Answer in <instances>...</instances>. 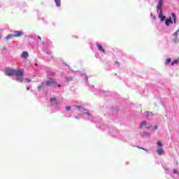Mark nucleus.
Listing matches in <instances>:
<instances>
[{"label": "nucleus", "mask_w": 179, "mask_h": 179, "mask_svg": "<svg viewBox=\"0 0 179 179\" xmlns=\"http://www.w3.org/2000/svg\"><path fill=\"white\" fill-rule=\"evenodd\" d=\"M157 12H159V17L161 22H164L166 20V16L163 15V0H159L157 6Z\"/></svg>", "instance_id": "obj_1"}, {"label": "nucleus", "mask_w": 179, "mask_h": 179, "mask_svg": "<svg viewBox=\"0 0 179 179\" xmlns=\"http://www.w3.org/2000/svg\"><path fill=\"white\" fill-rule=\"evenodd\" d=\"M45 86H51L52 84L57 85L58 87H61V85L57 84V81H55V78H49V80L43 81Z\"/></svg>", "instance_id": "obj_2"}, {"label": "nucleus", "mask_w": 179, "mask_h": 179, "mask_svg": "<svg viewBox=\"0 0 179 179\" xmlns=\"http://www.w3.org/2000/svg\"><path fill=\"white\" fill-rule=\"evenodd\" d=\"M6 75L7 76H13L15 75V69H6Z\"/></svg>", "instance_id": "obj_3"}, {"label": "nucleus", "mask_w": 179, "mask_h": 179, "mask_svg": "<svg viewBox=\"0 0 179 179\" xmlns=\"http://www.w3.org/2000/svg\"><path fill=\"white\" fill-rule=\"evenodd\" d=\"M24 74V71H23V70H14V75H15V76H23Z\"/></svg>", "instance_id": "obj_4"}, {"label": "nucleus", "mask_w": 179, "mask_h": 179, "mask_svg": "<svg viewBox=\"0 0 179 179\" xmlns=\"http://www.w3.org/2000/svg\"><path fill=\"white\" fill-rule=\"evenodd\" d=\"M143 127H146L148 129L152 127L150 124H148L146 121H143L141 124L139 126V128L141 129V128H143Z\"/></svg>", "instance_id": "obj_5"}, {"label": "nucleus", "mask_w": 179, "mask_h": 179, "mask_svg": "<svg viewBox=\"0 0 179 179\" xmlns=\"http://www.w3.org/2000/svg\"><path fill=\"white\" fill-rule=\"evenodd\" d=\"M96 47L98 48L99 51H101V52H103V54H106V50H104V48H103V45L99 44V43H96Z\"/></svg>", "instance_id": "obj_6"}, {"label": "nucleus", "mask_w": 179, "mask_h": 179, "mask_svg": "<svg viewBox=\"0 0 179 179\" xmlns=\"http://www.w3.org/2000/svg\"><path fill=\"white\" fill-rule=\"evenodd\" d=\"M14 37H20L23 36V32L20 31H14V34H13Z\"/></svg>", "instance_id": "obj_7"}, {"label": "nucleus", "mask_w": 179, "mask_h": 179, "mask_svg": "<svg viewBox=\"0 0 179 179\" xmlns=\"http://www.w3.org/2000/svg\"><path fill=\"white\" fill-rule=\"evenodd\" d=\"M45 87H46L45 83L42 82V84L38 86V90H43L45 89Z\"/></svg>", "instance_id": "obj_8"}, {"label": "nucleus", "mask_w": 179, "mask_h": 179, "mask_svg": "<svg viewBox=\"0 0 179 179\" xmlns=\"http://www.w3.org/2000/svg\"><path fill=\"white\" fill-rule=\"evenodd\" d=\"M140 135L143 136V138L145 136H150V134L147 131H142L141 133H140Z\"/></svg>", "instance_id": "obj_9"}, {"label": "nucleus", "mask_w": 179, "mask_h": 179, "mask_svg": "<svg viewBox=\"0 0 179 179\" xmlns=\"http://www.w3.org/2000/svg\"><path fill=\"white\" fill-rule=\"evenodd\" d=\"M21 57H22V58H24L26 59V58L29 57V52H22Z\"/></svg>", "instance_id": "obj_10"}, {"label": "nucleus", "mask_w": 179, "mask_h": 179, "mask_svg": "<svg viewBox=\"0 0 179 179\" xmlns=\"http://www.w3.org/2000/svg\"><path fill=\"white\" fill-rule=\"evenodd\" d=\"M173 23V20H171V18H169V19H167L166 21H165V24L166 26H170V24H172Z\"/></svg>", "instance_id": "obj_11"}, {"label": "nucleus", "mask_w": 179, "mask_h": 179, "mask_svg": "<svg viewBox=\"0 0 179 179\" xmlns=\"http://www.w3.org/2000/svg\"><path fill=\"white\" fill-rule=\"evenodd\" d=\"M50 102L53 103V104H58V102L57 101V99L55 97L51 98Z\"/></svg>", "instance_id": "obj_12"}, {"label": "nucleus", "mask_w": 179, "mask_h": 179, "mask_svg": "<svg viewBox=\"0 0 179 179\" xmlns=\"http://www.w3.org/2000/svg\"><path fill=\"white\" fill-rule=\"evenodd\" d=\"M16 80L17 82L22 83V82H23V77L22 76H19L18 77H17Z\"/></svg>", "instance_id": "obj_13"}, {"label": "nucleus", "mask_w": 179, "mask_h": 179, "mask_svg": "<svg viewBox=\"0 0 179 179\" xmlns=\"http://www.w3.org/2000/svg\"><path fill=\"white\" fill-rule=\"evenodd\" d=\"M164 150H163V149H162V148H159V149H158V150H157V153L160 156L162 153H164Z\"/></svg>", "instance_id": "obj_14"}, {"label": "nucleus", "mask_w": 179, "mask_h": 179, "mask_svg": "<svg viewBox=\"0 0 179 179\" xmlns=\"http://www.w3.org/2000/svg\"><path fill=\"white\" fill-rule=\"evenodd\" d=\"M55 2L56 3V6L57 7L61 6V0H55Z\"/></svg>", "instance_id": "obj_15"}, {"label": "nucleus", "mask_w": 179, "mask_h": 179, "mask_svg": "<svg viewBox=\"0 0 179 179\" xmlns=\"http://www.w3.org/2000/svg\"><path fill=\"white\" fill-rule=\"evenodd\" d=\"M179 62V59H175L171 62V65L172 66H173V65H177Z\"/></svg>", "instance_id": "obj_16"}, {"label": "nucleus", "mask_w": 179, "mask_h": 179, "mask_svg": "<svg viewBox=\"0 0 179 179\" xmlns=\"http://www.w3.org/2000/svg\"><path fill=\"white\" fill-rule=\"evenodd\" d=\"M172 17L173 18V23H177V17L176 16V14L172 13Z\"/></svg>", "instance_id": "obj_17"}, {"label": "nucleus", "mask_w": 179, "mask_h": 179, "mask_svg": "<svg viewBox=\"0 0 179 179\" xmlns=\"http://www.w3.org/2000/svg\"><path fill=\"white\" fill-rule=\"evenodd\" d=\"M67 82H72L73 80V77L72 76H69L66 78Z\"/></svg>", "instance_id": "obj_18"}, {"label": "nucleus", "mask_w": 179, "mask_h": 179, "mask_svg": "<svg viewBox=\"0 0 179 179\" xmlns=\"http://www.w3.org/2000/svg\"><path fill=\"white\" fill-rule=\"evenodd\" d=\"M13 37H15V36H13V34H10V35H8V36L6 37V38L7 40H12V38H13Z\"/></svg>", "instance_id": "obj_19"}, {"label": "nucleus", "mask_w": 179, "mask_h": 179, "mask_svg": "<svg viewBox=\"0 0 179 179\" xmlns=\"http://www.w3.org/2000/svg\"><path fill=\"white\" fill-rule=\"evenodd\" d=\"M147 117H145V118H149V117H150V115H155V114H153L152 112H149V111H147Z\"/></svg>", "instance_id": "obj_20"}, {"label": "nucleus", "mask_w": 179, "mask_h": 179, "mask_svg": "<svg viewBox=\"0 0 179 179\" xmlns=\"http://www.w3.org/2000/svg\"><path fill=\"white\" fill-rule=\"evenodd\" d=\"M170 62H171V58H168V59L165 61V65H169V64H170Z\"/></svg>", "instance_id": "obj_21"}, {"label": "nucleus", "mask_w": 179, "mask_h": 179, "mask_svg": "<svg viewBox=\"0 0 179 179\" xmlns=\"http://www.w3.org/2000/svg\"><path fill=\"white\" fill-rule=\"evenodd\" d=\"M179 29L173 34V36L176 37L175 41H177V36H178Z\"/></svg>", "instance_id": "obj_22"}, {"label": "nucleus", "mask_w": 179, "mask_h": 179, "mask_svg": "<svg viewBox=\"0 0 179 179\" xmlns=\"http://www.w3.org/2000/svg\"><path fill=\"white\" fill-rule=\"evenodd\" d=\"M157 145H158V146H159V148H162L163 147V144H162V141H158L157 143Z\"/></svg>", "instance_id": "obj_23"}, {"label": "nucleus", "mask_w": 179, "mask_h": 179, "mask_svg": "<svg viewBox=\"0 0 179 179\" xmlns=\"http://www.w3.org/2000/svg\"><path fill=\"white\" fill-rule=\"evenodd\" d=\"M24 80L27 82V83H30V82H31V80L29 78H25Z\"/></svg>", "instance_id": "obj_24"}, {"label": "nucleus", "mask_w": 179, "mask_h": 179, "mask_svg": "<svg viewBox=\"0 0 179 179\" xmlns=\"http://www.w3.org/2000/svg\"><path fill=\"white\" fill-rule=\"evenodd\" d=\"M136 148H138V149H142L143 150H145V152H148V150L143 148H141L139 146H136Z\"/></svg>", "instance_id": "obj_25"}, {"label": "nucleus", "mask_w": 179, "mask_h": 179, "mask_svg": "<svg viewBox=\"0 0 179 179\" xmlns=\"http://www.w3.org/2000/svg\"><path fill=\"white\" fill-rule=\"evenodd\" d=\"M66 110L67 111H69V110H71V106H66Z\"/></svg>", "instance_id": "obj_26"}, {"label": "nucleus", "mask_w": 179, "mask_h": 179, "mask_svg": "<svg viewBox=\"0 0 179 179\" xmlns=\"http://www.w3.org/2000/svg\"><path fill=\"white\" fill-rule=\"evenodd\" d=\"M84 114H86L87 115H88L89 117H90V115H92L89 112H86Z\"/></svg>", "instance_id": "obj_27"}, {"label": "nucleus", "mask_w": 179, "mask_h": 179, "mask_svg": "<svg viewBox=\"0 0 179 179\" xmlns=\"http://www.w3.org/2000/svg\"><path fill=\"white\" fill-rule=\"evenodd\" d=\"M173 173L176 174V173H177V170L176 169H173Z\"/></svg>", "instance_id": "obj_28"}, {"label": "nucleus", "mask_w": 179, "mask_h": 179, "mask_svg": "<svg viewBox=\"0 0 179 179\" xmlns=\"http://www.w3.org/2000/svg\"><path fill=\"white\" fill-rule=\"evenodd\" d=\"M76 108H82V106H76Z\"/></svg>", "instance_id": "obj_29"}, {"label": "nucleus", "mask_w": 179, "mask_h": 179, "mask_svg": "<svg viewBox=\"0 0 179 179\" xmlns=\"http://www.w3.org/2000/svg\"><path fill=\"white\" fill-rule=\"evenodd\" d=\"M115 64H117V65H120V62H118L117 61L115 62Z\"/></svg>", "instance_id": "obj_30"}, {"label": "nucleus", "mask_w": 179, "mask_h": 179, "mask_svg": "<svg viewBox=\"0 0 179 179\" xmlns=\"http://www.w3.org/2000/svg\"><path fill=\"white\" fill-rule=\"evenodd\" d=\"M38 40H40V41H41V37L38 36Z\"/></svg>", "instance_id": "obj_31"}, {"label": "nucleus", "mask_w": 179, "mask_h": 179, "mask_svg": "<svg viewBox=\"0 0 179 179\" xmlns=\"http://www.w3.org/2000/svg\"><path fill=\"white\" fill-rule=\"evenodd\" d=\"M27 90H30V87H27Z\"/></svg>", "instance_id": "obj_32"}, {"label": "nucleus", "mask_w": 179, "mask_h": 179, "mask_svg": "<svg viewBox=\"0 0 179 179\" xmlns=\"http://www.w3.org/2000/svg\"><path fill=\"white\" fill-rule=\"evenodd\" d=\"M154 129H157V126H155Z\"/></svg>", "instance_id": "obj_33"}, {"label": "nucleus", "mask_w": 179, "mask_h": 179, "mask_svg": "<svg viewBox=\"0 0 179 179\" xmlns=\"http://www.w3.org/2000/svg\"><path fill=\"white\" fill-rule=\"evenodd\" d=\"M75 118H76V120H78V116H76Z\"/></svg>", "instance_id": "obj_34"}, {"label": "nucleus", "mask_w": 179, "mask_h": 179, "mask_svg": "<svg viewBox=\"0 0 179 179\" xmlns=\"http://www.w3.org/2000/svg\"><path fill=\"white\" fill-rule=\"evenodd\" d=\"M85 111H87V110L86 109H83Z\"/></svg>", "instance_id": "obj_35"}, {"label": "nucleus", "mask_w": 179, "mask_h": 179, "mask_svg": "<svg viewBox=\"0 0 179 179\" xmlns=\"http://www.w3.org/2000/svg\"><path fill=\"white\" fill-rule=\"evenodd\" d=\"M42 44H44V42H43Z\"/></svg>", "instance_id": "obj_36"}, {"label": "nucleus", "mask_w": 179, "mask_h": 179, "mask_svg": "<svg viewBox=\"0 0 179 179\" xmlns=\"http://www.w3.org/2000/svg\"><path fill=\"white\" fill-rule=\"evenodd\" d=\"M46 54H49L48 52H46Z\"/></svg>", "instance_id": "obj_37"}, {"label": "nucleus", "mask_w": 179, "mask_h": 179, "mask_svg": "<svg viewBox=\"0 0 179 179\" xmlns=\"http://www.w3.org/2000/svg\"><path fill=\"white\" fill-rule=\"evenodd\" d=\"M0 38H1V36H0Z\"/></svg>", "instance_id": "obj_38"}]
</instances>
